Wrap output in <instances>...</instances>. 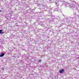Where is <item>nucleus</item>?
<instances>
[{
  "label": "nucleus",
  "instance_id": "obj_6",
  "mask_svg": "<svg viewBox=\"0 0 79 79\" xmlns=\"http://www.w3.org/2000/svg\"><path fill=\"white\" fill-rule=\"evenodd\" d=\"M0 12H2V11L1 10H0Z\"/></svg>",
  "mask_w": 79,
  "mask_h": 79
},
{
  "label": "nucleus",
  "instance_id": "obj_5",
  "mask_svg": "<svg viewBox=\"0 0 79 79\" xmlns=\"http://www.w3.org/2000/svg\"><path fill=\"white\" fill-rule=\"evenodd\" d=\"M2 70H4V69H3H3H2Z\"/></svg>",
  "mask_w": 79,
  "mask_h": 79
},
{
  "label": "nucleus",
  "instance_id": "obj_3",
  "mask_svg": "<svg viewBox=\"0 0 79 79\" xmlns=\"http://www.w3.org/2000/svg\"><path fill=\"white\" fill-rule=\"evenodd\" d=\"M4 34V32L3 31V30H0V34Z\"/></svg>",
  "mask_w": 79,
  "mask_h": 79
},
{
  "label": "nucleus",
  "instance_id": "obj_4",
  "mask_svg": "<svg viewBox=\"0 0 79 79\" xmlns=\"http://www.w3.org/2000/svg\"><path fill=\"white\" fill-rule=\"evenodd\" d=\"M42 61V60H39V62H41V61Z\"/></svg>",
  "mask_w": 79,
  "mask_h": 79
},
{
  "label": "nucleus",
  "instance_id": "obj_1",
  "mask_svg": "<svg viewBox=\"0 0 79 79\" xmlns=\"http://www.w3.org/2000/svg\"><path fill=\"white\" fill-rule=\"evenodd\" d=\"M60 73H64V69H61V70L59 71Z\"/></svg>",
  "mask_w": 79,
  "mask_h": 79
},
{
  "label": "nucleus",
  "instance_id": "obj_2",
  "mask_svg": "<svg viewBox=\"0 0 79 79\" xmlns=\"http://www.w3.org/2000/svg\"><path fill=\"white\" fill-rule=\"evenodd\" d=\"M4 55H5V53H2L1 54V55H0V57H3Z\"/></svg>",
  "mask_w": 79,
  "mask_h": 79
}]
</instances>
